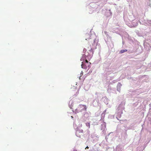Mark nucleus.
Here are the masks:
<instances>
[{
    "mask_svg": "<svg viewBox=\"0 0 151 151\" xmlns=\"http://www.w3.org/2000/svg\"><path fill=\"white\" fill-rule=\"evenodd\" d=\"M88 148H89V147H88V146H87L86 147V148L85 149H86V148L88 149Z\"/></svg>",
    "mask_w": 151,
    "mask_h": 151,
    "instance_id": "nucleus-9",
    "label": "nucleus"
},
{
    "mask_svg": "<svg viewBox=\"0 0 151 151\" xmlns=\"http://www.w3.org/2000/svg\"><path fill=\"white\" fill-rule=\"evenodd\" d=\"M86 38L87 37H89L88 38H87L88 39H90V37H91V36H90V35L89 34H86Z\"/></svg>",
    "mask_w": 151,
    "mask_h": 151,
    "instance_id": "nucleus-4",
    "label": "nucleus"
},
{
    "mask_svg": "<svg viewBox=\"0 0 151 151\" xmlns=\"http://www.w3.org/2000/svg\"><path fill=\"white\" fill-rule=\"evenodd\" d=\"M127 51V50L126 49L124 50H121L120 51L119 53L122 54V53H123L124 52H126Z\"/></svg>",
    "mask_w": 151,
    "mask_h": 151,
    "instance_id": "nucleus-3",
    "label": "nucleus"
},
{
    "mask_svg": "<svg viewBox=\"0 0 151 151\" xmlns=\"http://www.w3.org/2000/svg\"><path fill=\"white\" fill-rule=\"evenodd\" d=\"M82 107H83V108L82 110H85V111L86 110V109H87L86 106L85 105H82V104L80 105L79 108H82Z\"/></svg>",
    "mask_w": 151,
    "mask_h": 151,
    "instance_id": "nucleus-2",
    "label": "nucleus"
},
{
    "mask_svg": "<svg viewBox=\"0 0 151 151\" xmlns=\"http://www.w3.org/2000/svg\"><path fill=\"white\" fill-rule=\"evenodd\" d=\"M82 64L81 65V67L82 68L85 69H86L87 68H89L90 65L91 64V63H89L88 64L86 63H84L83 62H82Z\"/></svg>",
    "mask_w": 151,
    "mask_h": 151,
    "instance_id": "nucleus-1",
    "label": "nucleus"
},
{
    "mask_svg": "<svg viewBox=\"0 0 151 151\" xmlns=\"http://www.w3.org/2000/svg\"><path fill=\"white\" fill-rule=\"evenodd\" d=\"M84 63H87L88 64H89V63L88 62V60H85V62H84Z\"/></svg>",
    "mask_w": 151,
    "mask_h": 151,
    "instance_id": "nucleus-7",
    "label": "nucleus"
},
{
    "mask_svg": "<svg viewBox=\"0 0 151 151\" xmlns=\"http://www.w3.org/2000/svg\"><path fill=\"white\" fill-rule=\"evenodd\" d=\"M78 132H77V133H76V135L78 137H81V135H78Z\"/></svg>",
    "mask_w": 151,
    "mask_h": 151,
    "instance_id": "nucleus-6",
    "label": "nucleus"
},
{
    "mask_svg": "<svg viewBox=\"0 0 151 151\" xmlns=\"http://www.w3.org/2000/svg\"><path fill=\"white\" fill-rule=\"evenodd\" d=\"M83 75V73L82 72V71H81V76L80 77H79V79H80V77L81 76H82V75Z\"/></svg>",
    "mask_w": 151,
    "mask_h": 151,
    "instance_id": "nucleus-8",
    "label": "nucleus"
},
{
    "mask_svg": "<svg viewBox=\"0 0 151 151\" xmlns=\"http://www.w3.org/2000/svg\"><path fill=\"white\" fill-rule=\"evenodd\" d=\"M86 125L88 127V128H89L90 127V123H87L86 124Z\"/></svg>",
    "mask_w": 151,
    "mask_h": 151,
    "instance_id": "nucleus-5",
    "label": "nucleus"
}]
</instances>
